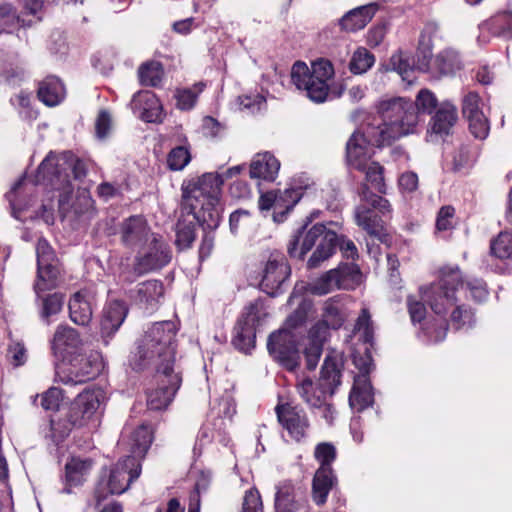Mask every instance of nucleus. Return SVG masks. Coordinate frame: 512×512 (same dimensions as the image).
<instances>
[{"mask_svg":"<svg viewBox=\"0 0 512 512\" xmlns=\"http://www.w3.org/2000/svg\"><path fill=\"white\" fill-rule=\"evenodd\" d=\"M175 335L176 328L173 322H157L146 331L138 346L137 369L156 361L157 388L147 394V406L151 410L166 409L182 383L181 373L174 368Z\"/></svg>","mask_w":512,"mask_h":512,"instance_id":"obj_1","label":"nucleus"},{"mask_svg":"<svg viewBox=\"0 0 512 512\" xmlns=\"http://www.w3.org/2000/svg\"><path fill=\"white\" fill-rule=\"evenodd\" d=\"M437 107V98L428 89L419 91L416 101L403 97L382 99L376 105L381 122L369 130V136L377 144H392L413 134L419 121V112L431 113Z\"/></svg>","mask_w":512,"mask_h":512,"instance_id":"obj_2","label":"nucleus"},{"mask_svg":"<svg viewBox=\"0 0 512 512\" xmlns=\"http://www.w3.org/2000/svg\"><path fill=\"white\" fill-rule=\"evenodd\" d=\"M342 368L341 356L329 354L324 359L317 384L309 377L299 379L296 384V390L301 399L329 424L335 419L336 410L331 403L327 402V395L332 396L341 384Z\"/></svg>","mask_w":512,"mask_h":512,"instance_id":"obj_3","label":"nucleus"},{"mask_svg":"<svg viewBox=\"0 0 512 512\" xmlns=\"http://www.w3.org/2000/svg\"><path fill=\"white\" fill-rule=\"evenodd\" d=\"M222 176L217 172L204 173L202 176L189 180L182 185L183 209H194L204 213V223L208 228L215 229L220 225L221 214L217 208L220 204Z\"/></svg>","mask_w":512,"mask_h":512,"instance_id":"obj_4","label":"nucleus"},{"mask_svg":"<svg viewBox=\"0 0 512 512\" xmlns=\"http://www.w3.org/2000/svg\"><path fill=\"white\" fill-rule=\"evenodd\" d=\"M334 76L332 63L326 59L314 61L311 68L306 63L297 61L291 69V81L299 90H304L307 97L315 103H323L329 95L328 81Z\"/></svg>","mask_w":512,"mask_h":512,"instance_id":"obj_5","label":"nucleus"},{"mask_svg":"<svg viewBox=\"0 0 512 512\" xmlns=\"http://www.w3.org/2000/svg\"><path fill=\"white\" fill-rule=\"evenodd\" d=\"M320 237L321 240L316 250L307 262L309 268L318 267L323 261L332 256L339 241L337 234L334 231L328 230L323 224H315L304 235H296L288 245L289 255L300 259L303 258Z\"/></svg>","mask_w":512,"mask_h":512,"instance_id":"obj_6","label":"nucleus"},{"mask_svg":"<svg viewBox=\"0 0 512 512\" xmlns=\"http://www.w3.org/2000/svg\"><path fill=\"white\" fill-rule=\"evenodd\" d=\"M463 287L458 267L447 268L442 271V277L438 282L420 290L421 299L429 304L435 314L444 316L458 303Z\"/></svg>","mask_w":512,"mask_h":512,"instance_id":"obj_7","label":"nucleus"},{"mask_svg":"<svg viewBox=\"0 0 512 512\" xmlns=\"http://www.w3.org/2000/svg\"><path fill=\"white\" fill-rule=\"evenodd\" d=\"M361 203L355 208L356 224L370 236H379L384 228L383 217H389L391 205L389 201L374 194L366 185L360 192Z\"/></svg>","mask_w":512,"mask_h":512,"instance_id":"obj_8","label":"nucleus"},{"mask_svg":"<svg viewBox=\"0 0 512 512\" xmlns=\"http://www.w3.org/2000/svg\"><path fill=\"white\" fill-rule=\"evenodd\" d=\"M103 368L101 354L91 351L88 354L73 356L67 365L57 371L60 381L64 384H82L96 378Z\"/></svg>","mask_w":512,"mask_h":512,"instance_id":"obj_9","label":"nucleus"},{"mask_svg":"<svg viewBox=\"0 0 512 512\" xmlns=\"http://www.w3.org/2000/svg\"><path fill=\"white\" fill-rule=\"evenodd\" d=\"M101 391L86 390L80 393L71 403L66 413L68 424L60 429L53 424V436L63 439L69 435L74 427H81L92 417L100 405Z\"/></svg>","mask_w":512,"mask_h":512,"instance_id":"obj_10","label":"nucleus"},{"mask_svg":"<svg viewBox=\"0 0 512 512\" xmlns=\"http://www.w3.org/2000/svg\"><path fill=\"white\" fill-rule=\"evenodd\" d=\"M37 273L33 285L35 293L53 290L58 285L59 261L58 258L44 238H39L36 243Z\"/></svg>","mask_w":512,"mask_h":512,"instance_id":"obj_11","label":"nucleus"},{"mask_svg":"<svg viewBox=\"0 0 512 512\" xmlns=\"http://www.w3.org/2000/svg\"><path fill=\"white\" fill-rule=\"evenodd\" d=\"M267 349L271 357L286 369L295 370L300 363V353L297 347V336L287 328L270 334Z\"/></svg>","mask_w":512,"mask_h":512,"instance_id":"obj_12","label":"nucleus"},{"mask_svg":"<svg viewBox=\"0 0 512 512\" xmlns=\"http://www.w3.org/2000/svg\"><path fill=\"white\" fill-rule=\"evenodd\" d=\"M48 182L56 189H61L59 195V210L64 215L69 212V200L73 193V187L65 175L62 179V174L58 169L57 156L50 152L38 167L36 174V183Z\"/></svg>","mask_w":512,"mask_h":512,"instance_id":"obj_13","label":"nucleus"},{"mask_svg":"<svg viewBox=\"0 0 512 512\" xmlns=\"http://www.w3.org/2000/svg\"><path fill=\"white\" fill-rule=\"evenodd\" d=\"M275 412L279 424L291 440L301 442L308 437L310 422L304 409L284 403L277 405Z\"/></svg>","mask_w":512,"mask_h":512,"instance_id":"obj_14","label":"nucleus"},{"mask_svg":"<svg viewBox=\"0 0 512 512\" xmlns=\"http://www.w3.org/2000/svg\"><path fill=\"white\" fill-rule=\"evenodd\" d=\"M302 191L299 188H289L284 191H269L260 195L258 206L261 211L274 209L273 220L282 223L294 206L302 198Z\"/></svg>","mask_w":512,"mask_h":512,"instance_id":"obj_15","label":"nucleus"},{"mask_svg":"<svg viewBox=\"0 0 512 512\" xmlns=\"http://www.w3.org/2000/svg\"><path fill=\"white\" fill-rule=\"evenodd\" d=\"M290 266L283 255L272 254L265 264L260 288L270 296H276L290 276Z\"/></svg>","mask_w":512,"mask_h":512,"instance_id":"obj_16","label":"nucleus"},{"mask_svg":"<svg viewBox=\"0 0 512 512\" xmlns=\"http://www.w3.org/2000/svg\"><path fill=\"white\" fill-rule=\"evenodd\" d=\"M380 123L370 125L364 133L355 132L348 140L346 145V155L348 164L356 169L362 170L371 161L372 147L371 146H388L389 144L374 143L369 136V130L378 126Z\"/></svg>","mask_w":512,"mask_h":512,"instance_id":"obj_17","label":"nucleus"},{"mask_svg":"<svg viewBox=\"0 0 512 512\" xmlns=\"http://www.w3.org/2000/svg\"><path fill=\"white\" fill-rule=\"evenodd\" d=\"M148 250L135 258L134 270L144 274L167 265L171 260V250L161 236L151 235Z\"/></svg>","mask_w":512,"mask_h":512,"instance_id":"obj_18","label":"nucleus"},{"mask_svg":"<svg viewBox=\"0 0 512 512\" xmlns=\"http://www.w3.org/2000/svg\"><path fill=\"white\" fill-rule=\"evenodd\" d=\"M360 369V374L355 376L354 384L349 394V405L356 411H363L374 402L373 389L368 377L371 359L369 357L355 360Z\"/></svg>","mask_w":512,"mask_h":512,"instance_id":"obj_19","label":"nucleus"},{"mask_svg":"<svg viewBox=\"0 0 512 512\" xmlns=\"http://www.w3.org/2000/svg\"><path fill=\"white\" fill-rule=\"evenodd\" d=\"M141 466L135 457L127 456L111 470L107 486L110 494H122L140 476Z\"/></svg>","mask_w":512,"mask_h":512,"instance_id":"obj_20","label":"nucleus"},{"mask_svg":"<svg viewBox=\"0 0 512 512\" xmlns=\"http://www.w3.org/2000/svg\"><path fill=\"white\" fill-rule=\"evenodd\" d=\"M119 235L121 243L130 249L143 247L151 239L150 227L147 220L140 215L130 216L119 226Z\"/></svg>","mask_w":512,"mask_h":512,"instance_id":"obj_21","label":"nucleus"},{"mask_svg":"<svg viewBox=\"0 0 512 512\" xmlns=\"http://www.w3.org/2000/svg\"><path fill=\"white\" fill-rule=\"evenodd\" d=\"M204 213L196 209L193 211L184 210L181 202V215L176 224L175 244L180 249L191 247L196 238V228L202 221L204 223Z\"/></svg>","mask_w":512,"mask_h":512,"instance_id":"obj_22","label":"nucleus"},{"mask_svg":"<svg viewBox=\"0 0 512 512\" xmlns=\"http://www.w3.org/2000/svg\"><path fill=\"white\" fill-rule=\"evenodd\" d=\"M163 294L164 288L160 281L148 280L138 284L136 289L131 291V298L141 308L154 310Z\"/></svg>","mask_w":512,"mask_h":512,"instance_id":"obj_23","label":"nucleus"},{"mask_svg":"<svg viewBox=\"0 0 512 512\" xmlns=\"http://www.w3.org/2000/svg\"><path fill=\"white\" fill-rule=\"evenodd\" d=\"M128 314V308L124 302L114 300L105 308L101 320V336L106 340L114 335L120 328Z\"/></svg>","mask_w":512,"mask_h":512,"instance_id":"obj_24","label":"nucleus"},{"mask_svg":"<svg viewBox=\"0 0 512 512\" xmlns=\"http://www.w3.org/2000/svg\"><path fill=\"white\" fill-rule=\"evenodd\" d=\"M377 10L378 5L376 3L354 8L339 20V25L346 32L362 30L372 20Z\"/></svg>","mask_w":512,"mask_h":512,"instance_id":"obj_25","label":"nucleus"},{"mask_svg":"<svg viewBox=\"0 0 512 512\" xmlns=\"http://www.w3.org/2000/svg\"><path fill=\"white\" fill-rule=\"evenodd\" d=\"M131 106L133 109L140 111L142 120L149 123L161 121L162 107L154 93L143 91L135 94L132 98Z\"/></svg>","mask_w":512,"mask_h":512,"instance_id":"obj_26","label":"nucleus"},{"mask_svg":"<svg viewBox=\"0 0 512 512\" xmlns=\"http://www.w3.org/2000/svg\"><path fill=\"white\" fill-rule=\"evenodd\" d=\"M70 319L77 325H88L93 316L90 295L87 290H80L72 295L68 304Z\"/></svg>","mask_w":512,"mask_h":512,"instance_id":"obj_27","label":"nucleus"},{"mask_svg":"<svg viewBox=\"0 0 512 512\" xmlns=\"http://www.w3.org/2000/svg\"><path fill=\"white\" fill-rule=\"evenodd\" d=\"M280 169V162L269 152L258 153L250 164L251 178L274 181Z\"/></svg>","mask_w":512,"mask_h":512,"instance_id":"obj_28","label":"nucleus"},{"mask_svg":"<svg viewBox=\"0 0 512 512\" xmlns=\"http://www.w3.org/2000/svg\"><path fill=\"white\" fill-rule=\"evenodd\" d=\"M457 108L451 102H443L431 119V131L436 135H448L457 122Z\"/></svg>","mask_w":512,"mask_h":512,"instance_id":"obj_29","label":"nucleus"},{"mask_svg":"<svg viewBox=\"0 0 512 512\" xmlns=\"http://www.w3.org/2000/svg\"><path fill=\"white\" fill-rule=\"evenodd\" d=\"M83 341L78 331L67 325H59L54 333L52 348L56 352H71L79 349Z\"/></svg>","mask_w":512,"mask_h":512,"instance_id":"obj_30","label":"nucleus"},{"mask_svg":"<svg viewBox=\"0 0 512 512\" xmlns=\"http://www.w3.org/2000/svg\"><path fill=\"white\" fill-rule=\"evenodd\" d=\"M335 481L336 478L331 467H319L312 483L313 500L317 505H323L326 502Z\"/></svg>","mask_w":512,"mask_h":512,"instance_id":"obj_31","label":"nucleus"},{"mask_svg":"<svg viewBox=\"0 0 512 512\" xmlns=\"http://www.w3.org/2000/svg\"><path fill=\"white\" fill-rule=\"evenodd\" d=\"M348 314L344 303L339 297H332L323 303L321 320L338 330L346 321Z\"/></svg>","mask_w":512,"mask_h":512,"instance_id":"obj_32","label":"nucleus"},{"mask_svg":"<svg viewBox=\"0 0 512 512\" xmlns=\"http://www.w3.org/2000/svg\"><path fill=\"white\" fill-rule=\"evenodd\" d=\"M481 33L487 31L495 36L504 38L512 37V13L502 12L499 13L488 21L482 23L480 26Z\"/></svg>","mask_w":512,"mask_h":512,"instance_id":"obj_33","label":"nucleus"},{"mask_svg":"<svg viewBox=\"0 0 512 512\" xmlns=\"http://www.w3.org/2000/svg\"><path fill=\"white\" fill-rule=\"evenodd\" d=\"M275 509L276 512H295L298 510L295 488L291 482L284 481L276 486Z\"/></svg>","mask_w":512,"mask_h":512,"instance_id":"obj_34","label":"nucleus"},{"mask_svg":"<svg viewBox=\"0 0 512 512\" xmlns=\"http://www.w3.org/2000/svg\"><path fill=\"white\" fill-rule=\"evenodd\" d=\"M334 271L338 289L352 290L361 283L362 274L354 264H341Z\"/></svg>","mask_w":512,"mask_h":512,"instance_id":"obj_35","label":"nucleus"},{"mask_svg":"<svg viewBox=\"0 0 512 512\" xmlns=\"http://www.w3.org/2000/svg\"><path fill=\"white\" fill-rule=\"evenodd\" d=\"M38 300L40 301V316L43 320L49 323L51 316L58 314L64 304V294L60 292H54L46 294V292L36 293Z\"/></svg>","mask_w":512,"mask_h":512,"instance_id":"obj_36","label":"nucleus"},{"mask_svg":"<svg viewBox=\"0 0 512 512\" xmlns=\"http://www.w3.org/2000/svg\"><path fill=\"white\" fill-rule=\"evenodd\" d=\"M92 461L72 458L65 466L66 482L69 487L78 486L83 483L86 475L89 473Z\"/></svg>","mask_w":512,"mask_h":512,"instance_id":"obj_37","label":"nucleus"},{"mask_svg":"<svg viewBox=\"0 0 512 512\" xmlns=\"http://www.w3.org/2000/svg\"><path fill=\"white\" fill-rule=\"evenodd\" d=\"M63 96V86L59 79L49 77L41 82L38 89V98L47 106L57 105Z\"/></svg>","mask_w":512,"mask_h":512,"instance_id":"obj_38","label":"nucleus"},{"mask_svg":"<svg viewBox=\"0 0 512 512\" xmlns=\"http://www.w3.org/2000/svg\"><path fill=\"white\" fill-rule=\"evenodd\" d=\"M269 316V312L265 302L263 300H256L251 303L245 310L242 319V324L254 328L255 331L258 327L262 326L266 318Z\"/></svg>","mask_w":512,"mask_h":512,"instance_id":"obj_39","label":"nucleus"},{"mask_svg":"<svg viewBox=\"0 0 512 512\" xmlns=\"http://www.w3.org/2000/svg\"><path fill=\"white\" fill-rule=\"evenodd\" d=\"M434 66L442 75L452 74L461 68L459 54L453 49H445L436 55Z\"/></svg>","mask_w":512,"mask_h":512,"instance_id":"obj_40","label":"nucleus"},{"mask_svg":"<svg viewBox=\"0 0 512 512\" xmlns=\"http://www.w3.org/2000/svg\"><path fill=\"white\" fill-rule=\"evenodd\" d=\"M20 25L30 27L32 21H25L17 14L16 9L9 3L0 4V33L9 32L12 28Z\"/></svg>","mask_w":512,"mask_h":512,"instance_id":"obj_41","label":"nucleus"},{"mask_svg":"<svg viewBox=\"0 0 512 512\" xmlns=\"http://www.w3.org/2000/svg\"><path fill=\"white\" fill-rule=\"evenodd\" d=\"M256 332L254 328L245 326L239 321L235 327V335L232 339V345L239 351L248 353L255 346Z\"/></svg>","mask_w":512,"mask_h":512,"instance_id":"obj_42","label":"nucleus"},{"mask_svg":"<svg viewBox=\"0 0 512 512\" xmlns=\"http://www.w3.org/2000/svg\"><path fill=\"white\" fill-rule=\"evenodd\" d=\"M374 63V55L365 47H359L351 56L349 70L353 74L360 75L367 72Z\"/></svg>","mask_w":512,"mask_h":512,"instance_id":"obj_43","label":"nucleus"},{"mask_svg":"<svg viewBox=\"0 0 512 512\" xmlns=\"http://www.w3.org/2000/svg\"><path fill=\"white\" fill-rule=\"evenodd\" d=\"M386 70L397 72L404 81H408L409 83H411L410 76L413 74L414 70L410 57L407 53L403 51L395 52L391 56L387 64Z\"/></svg>","mask_w":512,"mask_h":512,"instance_id":"obj_44","label":"nucleus"},{"mask_svg":"<svg viewBox=\"0 0 512 512\" xmlns=\"http://www.w3.org/2000/svg\"><path fill=\"white\" fill-rule=\"evenodd\" d=\"M138 75L141 84L155 87L162 79V65L156 61L144 63L139 67Z\"/></svg>","mask_w":512,"mask_h":512,"instance_id":"obj_45","label":"nucleus"},{"mask_svg":"<svg viewBox=\"0 0 512 512\" xmlns=\"http://www.w3.org/2000/svg\"><path fill=\"white\" fill-rule=\"evenodd\" d=\"M365 174V179L370 187L365 184L369 189H375L379 193L385 192V184L383 177V167L377 162H370L366 167L360 170Z\"/></svg>","mask_w":512,"mask_h":512,"instance_id":"obj_46","label":"nucleus"},{"mask_svg":"<svg viewBox=\"0 0 512 512\" xmlns=\"http://www.w3.org/2000/svg\"><path fill=\"white\" fill-rule=\"evenodd\" d=\"M334 269L329 270L321 277L310 283L309 291L314 295H326L338 289L337 280Z\"/></svg>","mask_w":512,"mask_h":512,"instance_id":"obj_47","label":"nucleus"},{"mask_svg":"<svg viewBox=\"0 0 512 512\" xmlns=\"http://www.w3.org/2000/svg\"><path fill=\"white\" fill-rule=\"evenodd\" d=\"M355 333L360 334V338L365 343H371L373 341L374 328L373 321L371 319V313L367 307H363L359 316L357 317L355 326Z\"/></svg>","mask_w":512,"mask_h":512,"instance_id":"obj_48","label":"nucleus"},{"mask_svg":"<svg viewBox=\"0 0 512 512\" xmlns=\"http://www.w3.org/2000/svg\"><path fill=\"white\" fill-rule=\"evenodd\" d=\"M133 442L132 457H144L152 443L151 430L146 426L139 427L133 434Z\"/></svg>","mask_w":512,"mask_h":512,"instance_id":"obj_49","label":"nucleus"},{"mask_svg":"<svg viewBox=\"0 0 512 512\" xmlns=\"http://www.w3.org/2000/svg\"><path fill=\"white\" fill-rule=\"evenodd\" d=\"M491 253L499 259L512 258V233L501 232L491 242Z\"/></svg>","mask_w":512,"mask_h":512,"instance_id":"obj_50","label":"nucleus"},{"mask_svg":"<svg viewBox=\"0 0 512 512\" xmlns=\"http://www.w3.org/2000/svg\"><path fill=\"white\" fill-rule=\"evenodd\" d=\"M191 160V155L186 147L173 148L167 156V165L173 171L182 170Z\"/></svg>","mask_w":512,"mask_h":512,"instance_id":"obj_51","label":"nucleus"},{"mask_svg":"<svg viewBox=\"0 0 512 512\" xmlns=\"http://www.w3.org/2000/svg\"><path fill=\"white\" fill-rule=\"evenodd\" d=\"M463 289L461 293L469 291L471 298L476 302L484 301L488 296V290L483 280L473 278L463 281Z\"/></svg>","mask_w":512,"mask_h":512,"instance_id":"obj_52","label":"nucleus"},{"mask_svg":"<svg viewBox=\"0 0 512 512\" xmlns=\"http://www.w3.org/2000/svg\"><path fill=\"white\" fill-rule=\"evenodd\" d=\"M469 123L470 132L475 138L484 139L489 132L488 120L483 113L466 117Z\"/></svg>","mask_w":512,"mask_h":512,"instance_id":"obj_53","label":"nucleus"},{"mask_svg":"<svg viewBox=\"0 0 512 512\" xmlns=\"http://www.w3.org/2000/svg\"><path fill=\"white\" fill-rule=\"evenodd\" d=\"M314 456L320 463V467H331L332 462L336 458V449L330 443H320L315 448Z\"/></svg>","mask_w":512,"mask_h":512,"instance_id":"obj_54","label":"nucleus"},{"mask_svg":"<svg viewBox=\"0 0 512 512\" xmlns=\"http://www.w3.org/2000/svg\"><path fill=\"white\" fill-rule=\"evenodd\" d=\"M453 311L451 313V322L456 327V329H460L465 325H471L473 320V313L471 309L467 308L465 305L457 304L454 305Z\"/></svg>","mask_w":512,"mask_h":512,"instance_id":"obj_55","label":"nucleus"},{"mask_svg":"<svg viewBox=\"0 0 512 512\" xmlns=\"http://www.w3.org/2000/svg\"><path fill=\"white\" fill-rule=\"evenodd\" d=\"M332 327L323 320L316 322L309 331V343L319 344L323 347V343L327 340Z\"/></svg>","mask_w":512,"mask_h":512,"instance_id":"obj_56","label":"nucleus"},{"mask_svg":"<svg viewBox=\"0 0 512 512\" xmlns=\"http://www.w3.org/2000/svg\"><path fill=\"white\" fill-rule=\"evenodd\" d=\"M242 512H264L261 496L257 489L251 488L245 492Z\"/></svg>","mask_w":512,"mask_h":512,"instance_id":"obj_57","label":"nucleus"},{"mask_svg":"<svg viewBox=\"0 0 512 512\" xmlns=\"http://www.w3.org/2000/svg\"><path fill=\"white\" fill-rule=\"evenodd\" d=\"M309 307L310 304L303 301L298 308L287 317L284 328L293 331V329L304 323Z\"/></svg>","mask_w":512,"mask_h":512,"instance_id":"obj_58","label":"nucleus"},{"mask_svg":"<svg viewBox=\"0 0 512 512\" xmlns=\"http://www.w3.org/2000/svg\"><path fill=\"white\" fill-rule=\"evenodd\" d=\"M462 112L465 117L483 113L480 109V97L477 93L469 92L464 96Z\"/></svg>","mask_w":512,"mask_h":512,"instance_id":"obj_59","label":"nucleus"},{"mask_svg":"<svg viewBox=\"0 0 512 512\" xmlns=\"http://www.w3.org/2000/svg\"><path fill=\"white\" fill-rule=\"evenodd\" d=\"M62 400V392L58 388H50L41 396V406L45 410H57Z\"/></svg>","mask_w":512,"mask_h":512,"instance_id":"obj_60","label":"nucleus"},{"mask_svg":"<svg viewBox=\"0 0 512 512\" xmlns=\"http://www.w3.org/2000/svg\"><path fill=\"white\" fill-rule=\"evenodd\" d=\"M455 210L452 206H443L437 215L436 229L438 231H446L453 227V218Z\"/></svg>","mask_w":512,"mask_h":512,"instance_id":"obj_61","label":"nucleus"},{"mask_svg":"<svg viewBox=\"0 0 512 512\" xmlns=\"http://www.w3.org/2000/svg\"><path fill=\"white\" fill-rule=\"evenodd\" d=\"M422 301V299L416 300L413 296H409L407 299L408 310L413 322H421L425 318L426 308Z\"/></svg>","mask_w":512,"mask_h":512,"instance_id":"obj_62","label":"nucleus"},{"mask_svg":"<svg viewBox=\"0 0 512 512\" xmlns=\"http://www.w3.org/2000/svg\"><path fill=\"white\" fill-rule=\"evenodd\" d=\"M322 348L323 347L319 346V344L313 343H309L308 346L305 347L304 355L308 370H314L316 368L322 354Z\"/></svg>","mask_w":512,"mask_h":512,"instance_id":"obj_63","label":"nucleus"},{"mask_svg":"<svg viewBox=\"0 0 512 512\" xmlns=\"http://www.w3.org/2000/svg\"><path fill=\"white\" fill-rule=\"evenodd\" d=\"M95 127L99 138H104L108 134L111 127V116L106 110L99 112Z\"/></svg>","mask_w":512,"mask_h":512,"instance_id":"obj_64","label":"nucleus"}]
</instances>
